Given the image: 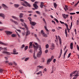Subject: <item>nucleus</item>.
<instances>
[{
    "label": "nucleus",
    "mask_w": 79,
    "mask_h": 79,
    "mask_svg": "<svg viewBox=\"0 0 79 79\" xmlns=\"http://www.w3.org/2000/svg\"><path fill=\"white\" fill-rule=\"evenodd\" d=\"M75 74V76H76V77H78V76H79V75H78V74H79V71H77V70H76L75 71H74L70 75V77H72V76H73V74Z\"/></svg>",
    "instance_id": "1"
},
{
    "label": "nucleus",
    "mask_w": 79,
    "mask_h": 79,
    "mask_svg": "<svg viewBox=\"0 0 79 79\" xmlns=\"http://www.w3.org/2000/svg\"><path fill=\"white\" fill-rule=\"evenodd\" d=\"M39 50L40 52L37 53V57H40V56L42 55V48H41L40 46L39 47Z\"/></svg>",
    "instance_id": "2"
},
{
    "label": "nucleus",
    "mask_w": 79,
    "mask_h": 79,
    "mask_svg": "<svg viewBox=\"0 0 79 79\" xmlns=\"http://www.w3.org/2000/svg\"><path fill=\"white\" fill-rule=\"evenodd\" d=\"M7 48H3V49H4V51L2 52V53H3V54H7V55H10V52L6 51H7V49H6Z\"/></svg>",
    "instance_id": "3"
},
{
    "label": "nucleus",
    "mask_w": 79,
    "mask_h": 79,
    "mask_svg": "<svg viewBox=\"0 0 79 79\" xmlns=\"http://www.w3.org/2000/svg\"><path fill=\"white\" fill-rule=\"evenodd\" d=\"M33 46L35 50H37V49H38V48H39V45L37 43H35V44H33Z\"/></svg>",
    "instance_id": "4"
},
{
    "label": "nucleus",
    "mask_w": 79,
    "mask_h": 79,
    "mask_svg": "<svg viewBox=\"0 0 79 79\" xmlns=\"http://www.w3.org/2000/svg\"><path fill=\"white\" fill-rule=\"evenodd\" d=\"M53 59V56H52L50 59H48L47 61V64H49L50 62L52 61V60Z\"/></svg>",
    "instance_id": "5"
},
{
    "label": "nucleus",
    "mask_w": 79,
    "mask_h": 79,
    "mask_svg": "<svg viewBox=\"0 0 79 79\" xmlns=\"http://www.w3.org/2000/svg\"><path fill=\"white\" fill-rule=\"evenodd\" d=\"M62 16H63V18L64 19H66V18H68L69 15H65L64 14H62Z\"/></svg>",
    "instance_id": "6"
},
{
    "label": "nucleus",
    "mask_w": 79,
    "mask_h": 79,
    "mask_svg": "<svg viewBox=\"0 0 79 79\" xmlns=\"http://www.w3.org/2000/svg\"><path fill=\"white\" fill-rule=\"evenodd\" d=\"M5 32H6V35H11V34H12V32L8 31H5Z\"/></svg>",
    "instance_id": "7"
},
{
    "label": "nucleus",
    "mask_w": 79,
    "mask_h": 79,
    "mask_svg": "<svg viewBox=\"0 0 79 79\" xmlns=\"http://www.w3.org/2000/svg\"><path fill=\"white\" fill-rule=\"evenodd\" d=\"M2 7H3L5 10H6V8H8V7L7 6L5 5V4H2Z\"/></svg>",
    "instance_id": "8"
},
{
    "label": "nucleus",
    "mask_w": 79,
    "mask_h": 79,
    "mask_svg": "<svg viewBox=\"0 0 79 79\" xmlns=\"http://www.w3.org/2000/svg\"><path fill=\"white\" fill-rule=\"evenodd\" d=\"M0 16L2 17L3 19H5V15L4 14H2V13H0Z\"/></svg>",
    "instance_id": "9"
},
{
    "label": "nucleus",
    "mask_w": 79,
    "mask_h": 79,
    "mask_svg": "<svg viewBox=\"0 0 79 79\" xmlns=\"http://www.w3.org/2000/svg\"><path fill=\"white\" fill-rule=\"evenodd\" d=\"M11 17L13 18V19H15V20H16L17 21H18V20H19V19L18 17L14 16H12Z\"/></svg>",
    "instance_id": "10"
},
{
    "label": "nucleus",
    "mask_w": 79,
    "mask_h": 79,
    "mask_svg": "<svg viewBox=\"0 0 79 79\" xmlns=\"http://www.w3.org/2000/svg\"><path fill=\"white\" fill-rule=\"evenodd\" d=\"M55 48V44H52L51 47V49L52 50H53Z\"/></svg>",
    "instance_id": "11"
},
{
    "label": "nucleus",
    "mask_w": 79,
    "mask_h": 79,
    "mask_svg": "<svg viewBox=\"0 0 79 79\" xmlns=\"http://www.w3.org/2000/svg\"><path fill=\"white\" fill-rule=\"evenodd\" d=\"M58 39L59 40L60 44V45H61V43H62L61 39V38L60 37V36L58 35Z\"/></svg>",
    "instance_id": "12"
},
{
    "label": "nucleus",
    "mask_w": 79,
    "mask_h": 79,
    "mask_svg": "<svg viewBox=\"0 0 79 79\" xmlns=\"http://www.w3.org/2000/svg\"><path fill=\"white\" fill-rule=\"evenodd\" d=\"M33 6L36 9H38V6L37 5V4H34L33 5Z\"/></svg>",
    "instance_id": "13"
},
{
    "label": "nucleus",
    "mask_w": 79,
    "mask_h": 79,
    "mask_svg": "<svg viewBox=\"0 0 79 79\" xmlns=\"http://www.w3.org/2000/svg\"><path fill=\"white\" fill-rule=\"evenodd\" d=\"M39 68L40 69H44V67L43 66H40V65H39L37 66V69Z\"/></svg>",
    "instance_id": "14"
},
{
    "label": "nucleus",
    "mask_w": 79,
    "mask_h": 79,
    "mask_svg": "<svg viewBox=\"0 0 79 79\" xmlns=\"http://www.w3.org/2000/svg\"><path fill=\"white\" fill-rule=\"evenodd\" d=\"M30 31H27L26 32V36H27V35H30Z\"/></svg>",
    "instance_id": "15"
},
{
    "label": "nucleus",
    "mask_w": 79,
    "mask_h": 79,
    "mask_svg": "<svg viewBox=\"0 0 79 79\" xmlns=\"http://www.w3.org/2000/svg\"><path fill=\"white\" fill-rule=\"evenodd\" d=\"M24 3H26V4H27L26 5L27 6H29V7H31V5L30 4H29L28 2H27L26 1H24Z\"/></svg>",
    "instance_id": "16"
},
{
    "label": "nucleus",
    "mask_w": 79,
    "mask_h": 79,
    "mask_svg": "<svg viewBox=\"0 0 79 79\" xmlns=\"http://www.w3.org/2000/svg\"><path fill=\"white\" fill-rule=\"evenodd\" d=\"M13 54H14V55H18V52H16V51L15 49H14L13 52Z\"/></svg>",
    "instance_id": "17"
},
{
    "label": "nucleus",
    "mask_w": 79,
    "mask_h": 79,
    "mask_svg": "<svg viewBox=\"0 0 79 79\" xmlns=\"http://www.w3.org/2000/svg\"><path fill=\"white\" fill-rule=\"evenodd\" d=\"M30 24H31L32 26H35V25L36 24V23L33 22H30Z\"/></svg>",
    "instance_id": "18"
},
{
    "label": "nucleus",
    "mask_w": 79,
    "mask_h": 79,
    "mask_svg": "<svg viewBox=\"0 0 79 79\" xmlns=\"http://www.w3.org/2000/svg\"><path fill=\"white\" fill-rule=\"evenodd\" d=\"M30 45L29 46V48H32V43L30 42L29 43Z\"/></svg>",
    "instance_id": "19"
},
{
    "label": "nucleus",
    "mask_w": 79,
    "mask_h": 79,
    "mask_svg": "<svg viewBox=\"0 0 79 79\" xmlns=\"http://www.w3.org/2000/svg\"><path fill=\"white\" fill-rule=\"evenodd\" d=\"M70 48L71 49V50H72V49H73V43H71L70 44Z\"/></svg>",
    "instance_id": "20"
},
{
    "label": "nucleus",
    "mask_w": 79,
    "mask_h": 79,
    "mask_svg": "<svg viewBox=\"0 0 79 79\" xmlns=\"http://www.w3.org/2000/svg\"><path fill=\"white\" fill-rule=\"evenodd\" d=\"M65 33L66 35V37H68V33L67 32V30L65 29Z\"/></svg>",
    "instance_id": "21"
},
{
    "label": "nucleus",
    "mask_w": 79,
    "mask_h": 79,
    "mask_svg": "<svg viewBox=\"0 0 79 79\" xmlns=\"http://www.w3.org/2000/svg\"><path fill=\"white\" fill-rule=\"evenodd\" d=\"M19 17L20 18H23V14L22 13H20L19 15Z\"/></svg>",
    "instance_id": "22"
},
{
    "label": "nucleus",
    "mask_w": 79,
    "mask_h": 79,
    "mask_svg": "<svg viewBox=\"0 0 79 79\" xmlns=\"http://www.w3.org/2000/svg\"><path fill=\"white\" fill-rule=\"evenodd\" d=\"M19 6V4H15L14 6L15 8H18Z\"/></svg>",
    "instance_id": "23"
},
{
    "label": "nucleus",
    "mask_w": 79,
    "mask_h": 79,
    "mask_svg": "<svg viewBox=\"0 0 79 79\" xmlns=\"http://www.w3.org/2000/svg\"><path fill=\"white\" fill-rule=\"evenodd\" d=\"M0 44L2 45H6V44L5 43H4L3 42H2V41H0Z\"/></svg>",
    "instance_id": "24"
},
{
    "label": "nucleus",
    "mask_w": 79,
    "mask_h": 79,
    "mask_svg": "<svg viewBox=\"0 0 79 79\" xmlns=\"http://www.w3.org/2000/svg\"><path fill=\"white\" fill-rule=\"evenodd\" d=\"M43 37H44L46 38L47 37H48L47 35V34H45V33L43 34Z\"/></svg>",
    "instance_id": "25"
},
{
    "label": "nucleus",
    "mask_w": 79,
    "mask_h": 79,
    "mask_svg": "<svg viewBox=\"0 0 79 79\" xmlns=\"http://www.w3.org/2000/svg\"><path fill=\"white\" fill-rule=\"evenodd\" d=\"M42 72L41 71H40L38 73H37L36 74H37V75H39V74H42Z\"/></svg>",
    "instance_id": "26"
},
{
    "label": "nucleus",
    "mask_w": 79,
    "mask_h": 79,
    "mask_svg": "<svg viewBox=\"0 0 79 79\" xmlns=\"http://www.w3.org/2000/svg\"><path fill=\"white\" fill-rule=\"evenodd\" d=\"M4 71V70L0 69V73H3Z\"/></svg>",
    "instance_id": "27"
},
{
    "label": "nucleus",
    "mask_w": 79,
    "mask_h": 79,
    "mask_svg": "<svg viewBox=\"0 0 79 79\" xmlns=\"http://www.w3.org/2000/svg\"><path fill=\"white\" fill-rule=\"evenodd\" d=\"M13 23H15V24H16V25H18V22H17L16 21L14 20Z\"/></svg>",
    "instance_id": "28"
},
{
    "label": "nucleus",
    "mask_w": 79,
    "mask_h": 79,
    "mask_svg": "<svg viewBox=\"0 0 79 79\" xmlns=\"http://www.w3.org/2000/svg\"><path fill=\"white\" fill-rule=\"evenodd\" d=\"M25 47V45L24 44H23L22 46L20 48L23 49Z\"/></svg>",
    "instance_id": "29"
},
{
    "label": "nucleus",
    "mask_w": 79,
    "mask_h": 79,
    "mask_svg": "<svg viewBox=\"0 0 79 79\" xmlns=\"http://www.w3.org/2000/svg\"><path fill=\"white\" fill-rule=\"evenodd\" d=\"M27 48H28V46H25L24 48V50L25 51H26V50H27Z\"/></svg>",
    "instance_id": "30"
},
{
    "label": "nucleus",
    "mask_w": 79,
    "mask_h": 79,
    "mask_svg": "<svg viewBox=\"0 0 79 79\" xmlns=\"http://www.w3.org/2000/svg\"><path fill=\"white\" fill-rule=\"evenodd\" d=\"M44 28L47 32H49V31L48 30L47 28V27H46V26H44Z\"/></svg>",
    "instance_id": "31"
},
{
    "label": "nucleus",
    "mask_w": 79,
    "mask_h": 79,
    "mask_svg": "<svg viewBox=\"0 0 79 79\" xmlns=\"http://www.w3.org/2000/svg\"><path fill=\"white\" fill-rule=\"evenodd\" d=\"M54 7L55 8H56V7L57 6V4L55 3H54Z\"/></svg>",
    "instance_id": "32"
},
{
    "label": "nucleus",
    "mask_w": 79,
    "mask_h": 79,
    "mask_svg": "<svg viewBox=\"0 0 79 79\" xmlns=\"http://www.w3.org/2000/svg\"><path fill=\"white\" fill-rule=\"evenodd\" d=\"M21 5H23V6H26V5L23 2L21 3Z\"/></svg>",
    "instance_id": "33"
},
{
    "label": "nucleus",
    "mask_w": 79,
    "mask_h": 79,
    "mask_svg": "<svg viewBox=\"0 0 79 79\" xmlns=\"http://www.w3.org/2000/svg\"><path fill=\"white\" fill-rule=\"evenodd\" d=\"M28 19L30 21V23H31L32 21V19H31V18L30 17H28Z\"/></svg>",
    "instance_id": "34"
},
{
    "label": "nucleus",
    "mask_w": 79,
    "mask_h": 79,
    "mask_svg": "<svg viewBox=\"0 0 79 79\" xmlns=\"http://www.w3.org/2000/svg\"><path fill=\"white\" fill-rule=\"evenodd\" d=\"M36 13L38 14V15H40V12L38 11H35Z\"/></svg>",
    "instance_id": "35"
},
{
    "label": "nucleus",
    "mask_w": 79,
    "mask_h": 79,
    "mask_svg": "<svg viewBox=\"0 0 79 79\" xmlns=\"http://www.w3.org/2000/svg\"><path fill=\"white\" fill-rule=\"evenodd\" d=\"M16 35L15 34H12L11 35V36L12 37H16Z\"/></svg>",
    "instance_id": "36"
},
{
    "label": "nucleus",
    "mask_w": 79,
    "mask_h": 79,
    "mask_svg": "<svg viewBox=\"0 0 79 79\" xmlns=\"http://www.w3.org/2000/svg\"><path fill=\"white\" fill-rule=\"evenodd\" d=\"M29 52H30V53H32L33 52V50L30 49L29 51Z\"/></svg>",
    "instance_id": "37"
},
{
    "label": "nucleus",
    "mask_w": 79,
    "mask_h": 79,
    "mask_svg": "<svg viewBox=\"0 0 79 79\" xmlns=\"http://www.w3.org/2000/svg\"><path fill=\"white\" fill-rule=\"evenodd\" d=\"M29 57H27L26 58L25 60V61H27V60H29Z\"/></svg>",
    "instance_id": "38"
},
{
    "label": "nucleus",
    "mask_w": 79,
    "mask_h": 79,
    "mask_svg": "<svg viewBox=\"0 0 79 79\" xmlns=\"http://www.w3.org/2000/svg\"><path fill=\"white\" fill-rule=\"evenodd\" d=\"M71 53H69V54L68 56V58H69L70 56H71Z\"/></svg>",
    "instance_id": "39"
},
{
    "label": "nucleus",
    "mask_w": 79,
    "mask_h": 79,
    "mask_svg": "<svg viewBox=\"0 0 79 79\" xmlns=\"http://www.w3.org/2000/svg\"><path fill=\"white\" fill-rule=\"evenodd\" d=\"M10 21H11L12 23H14L15 20H13L12 19H10Z\"/></svg>",
    "instance_id": "40"
},
{
    "label": "nucleus",
    "mask_w": 79,
    "mask_h": 79,
    "mask_svg": "<svg viewBox=\"0 0 79 79\" xmlns=\"http://www.w3.org/2000/svg\"><path fill=\"white\" fill-rule=\"evenodd\" d=\"M49 47V46L48 45V44H47L46 45V48H48Z\"/></svg>",
    "instance_id": "41"
},
{
    "label": "nucleus",
    "mask_w": 79,
    "mask_h": 79,
    "mask_svg": "<svg viewBox=\"0 0 79 79\" xmlns=\"http://www.w3.org/2000/svg\"><path fill=\"white\" fill-rule=\"evenodd\" d=\"M41 34L43 35L45 33L44 32V31L41 30Z\"/></svg>",
    "instance_id": "42"
},
{
    "label": "nucleus",
    "mask_w": 79,
    "mask_h": 79,
    "mask_svg": "<svg viewBox=\"0 0 79 79\" xmlns=\"http://www.w3.org/2000/svg\"><path fill=\"white\" fill-rule=\"evenodd\" d=\"M43 15L44 16H47V14L45 13H43Z\"/></svg>",
    "instance_id": "43"
},
{
    "label": "nucleus",
    "mask_w": 79,
    "mask_h": 79,
    "mask_svg": "<svg viewBox=\"0 0 79 79\" xmlns=\"http://www.w3.org/2000/svg\"><path fill=\"white\" fill-rule=\"evenodd\" d=\"M16 34H17V35H18V37H19V38H20V37H21L19 35V34H18V32H16Z\"/></svg>",
    "instance_id": "44"
},
{
    "label": "nucleus",
    "mask_w": 79,
    "mask_h": 79,
    "mask_svg": "<svg viewBox=\"0 0 79 79\" xmlns=\"http://www.w3.org/2000/svg\"><path fill=\"white\" fill-rule=\"evenodd\" d=\"M20 21H21V22H22V23H23V22H24V20L22 19H20Z\"/></svg>",
    "instance_id": "45"
},
{
    "label": "nucleus",
    "mask_w": 79,
    "mask_h": 79,
    "mask_svg": "<svg viewBox=\"0 0 79 79\" xmlns=\"http://www.w3.org/2000/svg\"><path fill=\"white\" fill-rule=\"evenodd\" d=\"M79 22L78 20H77V25H79Z\"/></svg>",
    "instance_id": "46"
},
{
    "label": "nucleus",
    "mask_w": 79,
    "mask_h": 79,
    "mask_svg": "<svg viewBox=\"0 0 79 79\" xmlns=\"http://www.w3.org/2000/svg\"><path fill=\"white\" fill-rule=\"evenodd\" d=\"M66 53L65 52L64 54V58H65V56L66 55Z\"/></svg>",
    "instance_id": "47"
},
{
    "label": "nucleus",
    "mask_w": 79,
    "mask_h": 79,
    "mask_svg": "<svg viewBox=\"0 0 79 79\" xmlns=\"http://www.w3.org/2000/svg\"><path fill=\"white\" fill-rule=\"evenodd\" d=\"M77 48L78 50V51H79V46L78 45H77Z\"/></svg>",
    "instance_id": "48"
},
{
    "label": "nucleus",
    "mask_w": 79,
    "mask_h": 79,
    "mask_svg": "<svg viewBox=\"0 0 79 79\" xmlns=\"http://www.w3.org/2000/svg\"><path fill=\"white\" fill-rule=\"evenodd\" d=\"M70 15H75L76 14V13H70Z\"/></svg>",
    "instance_id": "49"
},
{
    "label": "nucleus",
    "mask_w": 79,
    "mask_h": 79,
    "mask_svg": "<svg viewBox=\"0 0 79 79\" xmlns=\"http://www.w3.org/2000/svg\"><path fill=\"white\" fill-rule=\"evenodd\" d=\"M62 49H60V55H62Z\"/></svg>",
    "instance_id": "50"
},
{
    "label": "nucleus",
    "mask_w": 79,
    "mask_h": 79,
    "mask_svg": "<svg viewBox=\"0 0 79 79\" xmlns=\"http://www.w3.org/2000/svg\"><path fill=\"white\" fill-rule=\"evenodd\" d=\"M28 13H33V12L32 11H28Z\"/></svg>",
    "instance_id": "51"
},
{
    "label": "nucleus",
    "mask_w": 79,
    "mask_h": 79,
    "mask_svg": "<svg viewBox=\"0 0 79 79\" xmlns=\"http://www.w3.org/2000/svg\"><path fill=\"white\" fill-rule=\"evenodd\" d=\"M54 20L56 21L57 23H58V20L57 19H55Z\"/></svg>",
    "instance_id": "52"
},
{
    "label": "nucleus",
    "mask_w": 79,
    "mask_h": 79,
    "mask_svg": "<svg viewBox=\"0 0 79 79\" xmlns=\"http://www.w3.org/2000/svg\"><path fill=\"white\" fill-rule=\"evenodd\" d=\"M8 64H9V65H12L13 64V63H8Z\"/></svg>",
    "instance_id": "53"
},
{
    "label": "nucleus",
    "mask_w": 79,
    "mask_h": 79,
    "mask_svg": "<svg viewBox=\"0 0 79 79\" xmlns=\"http://www.w3.org/2000/svg\"><path fill=\"white\" fill-rule=\"evenodd\" d=\"M23 23L25 27H27V25H26V23H25L24 22Z\"/></svg>",
    "instance_id": "54"
},
{
    "label": "nucleus",
    "mask_w": 79,
    "mask_h": 79,
    "mask_svg": "<svg viewBox=\"0 0 79 79\" xmlns=\"http://www.w3.org/2000/svg\"><path fill=\"white\" fill-rule=\"evenodd\" d=\"M56 40H58V36H57V35H56Z\"/></svg>",
    "instance_id": "55"
},
{
    "label": "nucleus",
    "mask_w": 79,
    "mask_h": 79,
    "mask_svg": "<svg viewBox=\"0 0 79 79\" xmlns=\"http://www.w3.org/2000/svg\"><path fill=\"white\" fill-rule=\"evenodd\" d=\"M19 71L20 73H23V72L22 71V70H19Z\"/></svg>",
    "instance_id": "56"
},
{
    "label": "nucleus",
    "mask_w": 79,
    "mask_h": 79,
    "mask_svg": "<svg viewBox=\"0 0 79 79\" xmlns=\"http://www.w3.org/2000/svg\"><path fill=\"white\" fill-rule=\"evenodd\" d=\"M43 20L44 23H46V21H45V19H44V18H43Z\"/></svg>",
    "instance_id": "57"
},
{
    "label": "nucleus",
    "mask_w": 79,
    "mask_h": 79,
    "mask_svg": "<svg viewBox=\"0 0 79 79\" xmlns=\"http://www.w3.org/2000/svg\"><path fill=\"white\" fill-rule=\"evenodd\" d=\"M48 49H47L46 50H45V53H47V52H48Z\"/></svg>",
    "instance_id": "58"
},
{
    "label": "nucleus",
    "mask_w": 79,
    "mask_h": 79,
    "mask_svg": "<svg viewBox=\"0 0 79 79\" xmlns=\"http://www.w3.org/2000/svg\"><path fill=\"white\" fill-rule=\"evenodd\" d=\"M52 70H54V66L53 65H52Z\"/></svg>",
    "instance_id": "59"
},
{
    "label": "nucleus",
    "mask_w": 79,
    "mask_h": 79,
    "mask_svg": "<svg viewBox=\"0 0 79 79\" xmlns=\"http://www.w3.org/2000/svg\"><path fill=\"white\" fill-rule=\"evenodd\" d=\"M40 7L41 8H43V5L42 4H40Z\"/></svg>",
    "instance_id": "60"
},
{
    "label": "nucleus",
    "mask_w": 79,
    "mask_h": 79,
    "mask_svg": "<svg viewBox=\"0 0 79 79\" xmlns=\"http://www.w3.org/2000/svg\"><path fill=\"white\" fill-rule=\"evenodd\" d=\"M53 63H55L56 62V59H55L53 60Z\"/></svg>",
    "instance_id": "61"
},
{
    "label": "nucleus",
    "mask_w": 79,
    "mask_h": 79,
    "mask_svg": "<svg viewBox=\"0 0 79 79\" xmlns=\"http://www.w3.org/2000/svg\"><path fill=\"white\" fill-rule=\"evenodd\" d=\"M61 55L62 54H60V55L58 57V58H61Z\"/></svg>",
    "instance_id": "62"
},
{
    "label": "nucleus",
    "mask_w": 79,
    "mask_h": 79,
    "mask_svg": "<svg viewBox=\"0 0 79 79\" xmlns=\"http://www.w3.org/2000/svg\"><path fill=\"white\" fill-rule=\"evenodd\" d=\"M60 22L61 24H64V23L62 22L61 21H60Z\"/></svg>",
    "instance_id": "63"
},
{
    "label": "nucleus",
    "mask_w": 79,
    "mask_h": 79,
    "mask_svg": "<svg viewBox=\"0 0 79 79\" xmlns=\"http://www.w3.org/2000/svg\"><path fill=\"white\" fill-rule=\"evenodd\" d=\"M77 78V77L76 76H75L73 78V79H76Z\"/></svg>",
    "instance_id": "64"
}]
</instances>
